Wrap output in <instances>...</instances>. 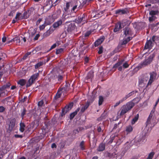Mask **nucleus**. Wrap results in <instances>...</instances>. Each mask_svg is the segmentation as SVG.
Masks as SVG:
<instances>
[{"mask_svg": "<svg viewBox=\"0 0 159 159\" xmlns=\"http://www.w3.org/2000/svg\"><path fill=\"white\" fill-rule=\"evenodd\" d=\"M29 11H25L24 12L23 14V15L24 16V18H25V19H27L29 17L30 15V14H29Z\"/></svg>", "mask_w": 159, "mask_h": 159, "instance_id": "c03bdc74", "label": "nucleus"}, {"mask_svg": "<svg viewBox=\"0 0 159 159\" xmlns=\"http://www.w3.org/2000/svg\"><path fill=\"white\" fill-rule=\"evenodd\" d=\"M80 108L78 107L75 111L72 113H71L70 116V119L72 120L75 116L77 114L78 112L80 111Z\"/></svg>", "mask_w": 159, "mask_h": 159, "instance_id": "393cba45", "label": "nucleus"}, {"mask_svg": "<svg viewBox=\"0 0 159 159\" xmlns=\"http://www.w3.org/2000/svg\"><path fill=\"white\" fill-rule=\"evenodd\" d=\"M104 101V98L102 96H100L99 97L98 105L101 106L103 102Z\"/></svg>", "mask_w": 159, "mask_h": 159, "instance_id": "4c0bfd02", "label": "nucleus"}, {"mask_svg": "<svg viewBox=\"0 0 159 159\" xmlns=\"http://www.w3.org/2000/svg\"><path fill=\"white\" fill-rule=\"evenodd\" d=\"M85 15L84 14H83L82 16L78 17L75 19L73 21L78 24H80L82 23L83 25L86 23V19L85 18Z\"/></svg>", "mask_w": 159, "mask_h": 159, "instance_id": "0eeeda50", "label": "nucleus"}, {"mask_svg": "<svg viewBox=\"0 0 159 159\" xmlns=\"http://www.w3.org/2000/svg\"><path fill=\"white\" fill-rule=\"evenodd\" d=\"M159 13V11L158 10L153 11L152 10L149 12V15L151 16H154L156 15Z\"/></svg>", "mask_w": 159, "mask_h": 159, "instance_id": "58836bf2", "label": "nucleus"}, {"mask_svg": "<svg viewBox=\"0 0 159 159\" xmlns=\"http://www.w3.org/2000/svg\"><path fill=\"white\" fill-rule=\"evenodd\" d=\"M11 84L10 83L8 82L7 83L4 84L2 86L0 87V90H5L6 92H7V91L6 90L10 88Z\"/></svg>", "mask_w": 159, "mask_h": 159, "instance_id": "6ab92c4d", "label": "nucleus"}, {"mask_svg": "<svg viewBox=\"0 0 159 159\" xmlns=\"http://www.w3.org/2000/svg\"><path fill=\"white\" fill-rule=\"evenodd\" d=\"M105 143H102L99 144L97 150L98 151H103L105 149Z\"/></svg>", "mask_w": 159, "mask_h": 159, "instance_id": "412c9836", "label": "nucleus"}, {"mask_svg": "<svg viewBox=\"0 0 159 159\" xmlns=\"http://www.w3.org/2000/svg\"><path fill=\"white\" fill-rule=\"evenodd\" d=\"M70 2H67L66 3V7H64V10L65 11H68L70 7Z\"/></svg>", "mask_w": 159, "mask_h": 159, "instance_id": "49530a36", "label": "nucleus"}, {"mask_svg": "<svg viewBox=\"0 0 159 159\" xmlns=\"http://www.w3.org/2000/svg\"><path fill=\"white\" fill-rule=\"evenodd\" d=\"M69 84L66 83L65 85V87H63L60 89L62 90V91L64 90V91H66L68 90V86L69 85Z\"/></svg>", "mask_w": 159, "mask_h": 159, "instance_id": "a19ab883", "label": "nucleus"}, {"mask_svg": "<svg viewBox=\"0 0 159 159\" xmlns=\"http://www.w3.org/2000/svg\"><path fill=\"white\" fill-rule=\"evenodd\" d=\"M104 155L105 157L109 158H114L116 157L117 156L115 153H111L107 152L104 153Z\"/></svg>", "mask_w": 159, "mask_h": 159, "instance_id": "2eb2a0df", "label": "nucleus"}, {"mask_svg": "<svg viewBox=\"0 0 159 159\" xmlns=\"http://www.w3.org/2000/svg\"><path fill=\"white\" fill-rule=\"evenodd\" d=\"M16 121V120L15 118L12 119L10 120L9 125V129L10 131H11L14 127L15 125Z\"/></svg>", "mask_w": 159, "mask_h": 159, "instance_id": "ddd939ff", "label": "nucleus"}, {"mask_svg": "<svg viewBox=\"0 0 159 159\" xmlns=\"http://www.w3.org/2000/svg\"><path fill=\"white\" fill-rule=\"evenodd\" d=\"M159 39V37L156 36H153L152 38L151 41L153 42H156V41Z\"/></svg>", "mask_w": 159, "mask_h": 159, "instance_id": "3c124183", "label": "nucleus"}, {"mask_svg": "<svg viewBox=\"0 0 159 159\" xmlns=\"http://www.w3.org/2000/svg\"><path fill=\"white\" fill-rule=\"evenodd\" d=\"M129 66V65L128 64V63L126 62L125 63H124L123 65V67L125 68H126L128 67Z\"/></svg>", "mask_w": 159, "mask_h": 159, "instance_id": "69168bd1", "label": "nucleus"}, {"mask_svg": "<svg viewBox=\"0 0 159 159\" xmlns=\"http://www.w3.org/2000/svg\"><path fill=\"white\" fill-rule=\"evenodd\" d=\"M103 48L102 46H100L99 48V50L98 53L99 54H101L103 52Z\"/></svg>", "mask_w": 159, "mask_h": 159, "instance_id": "bf43d9fd", "label": "nucleus"}, {"mask_svg": "<svg viewBox=\"0 0 159 159\" xmlns=\"http://www.w3.org/2000/svg\"><path fill=\"white\" fill-rule=\"evenodd\" d=\"M34 82L30 78L27 83L26 87L27 88L30 87Z\"/></svg>", "mask_w": 159, "mask_h": 159, "instance_id": "ea45409f", "label": "nucleus"}, {"mask_svg": "<svg viewBox=\"0 0 159 159\" xmlns=\"http://www.w3.org/2000/svg\"><path fill=\"white\" fill-rule=\"evenodd\" d=\"M125 136H121L120 137H117L116 139H117V140L116 143L118 145H120L125 139Z\"/></svg>", "mask_w": 159, "mask_h": 159, "instance_id": "a878e982", "label": "nucleus"}, {"mask_svg": "<svg viewBox=\"0 0 159 159\" xmlns=\"http://www.w3.org/2000/svg\"><path fill=\"white\" fill-rule=\"evenodd\" d=\"M105 39L104 36H102L100 38L98 39L94 43V45L95 47L98 46L104 41Z\"/></svg>", "mask_w": 159, "mask_h": 159, "instance_id": "f3484780", "label": "nucleus"}, {"mask_svg": "<svg viewBox=\"0 0 159 159\" xmlns=\"http://www.w3.org/2000/svg\"><path fill=\"white\" fill-rule=\"evenodd\" d=\"M50 128V123L49 122H44V125L42 129L43 134H42L39 136V140L42 139L44 138L46 134L49 132V129Z\"/></svg>", "mask_w": 159, "mask_h": 159, "instance_id": "7ed1b4c3", "label": "nucleus"}, {"mask_svg": "<svg viewBox=\"0 0 159 159\" xmlns=\"http://www.w3.org/2000/svg\"><path fill=\"white\" fill-rule=\"evenodd\" d=\"M68 23L67 22H66V25L67 27L65 28L68 32H71L75 30L76 26L74 23H70L69 25H67Z\"/></svg>", "mask_w": 159, "mask_h": 159, "instance_id": "9d476101", "label": "nucleus"}, {"mask_svg": "<svg viewBox=\"0 0 159 159\" xmlns=\"http://www.w3.org/2000/svg\"><path fill=\"white\" fill-rule=\"evenodd\" d=\"M141 23H137L135 22L134 23H132V24L133 25V26L134 28H136L138 29V26L139 25V24H141Z\"/></svg>", "mask_w": 159, "mask_h": 159, "instance_id": "864d4df0", "label": "nucleus"}, {"mask_svg": "<svg viewBox=\"0 0 159 159\" xmlns=\"http://www.w3.org/2000/svg\"><path fill=\"white\" fill-rule=\"evenodd\" d=\"M124 34L125 36L132 34V32L131 29L129 27H125L124 29Z\"/></svg>", "mask_w": 159, "mask_h": 159, "instance_id": "4468645a", "label": "nucleus"}, {"mask_svg": "<svg viewBox=\"0 0 159 159\" xmlns=\"http://www.w3.org/2000/svg\"><path fill=\"white\" fill-rule=\"evenodd\" d=\"M155 19L156 17L155 16H151V17H149V20L151 22L155 20Z\"/></svg>", "mask_w": 159, "mask_h": 159, "instance_id": "680f3d73", "label": "nucleus"}, {"mask_svg": "<svg viewBox=\"0 0 159 159\" xmlns=\"http://www.w3.org/2000/svg\"><path fill=\"white\" fill-rule=\"evenodd\" d=\"M85 142L82 141L80 143L79 146L81 150H84L85 149Z\"/></svg>", "mask_w": 159, "mask_h": 159, "instance_id": "f704fd0d", "label": "nucleus"}, {"mask_svg": "<svg viewBox=\"0 0 159 159\" xmlns=\"http://www.w3.org/2000/svg\"><path fill=\"white\" fill-rule=\"evenodd\" d=\"M149 75L147 74L144 75L143 78L139 79V84L141 87L144 86L149 80Z\"/></svg>", "mask_w": 159, "mask_h": 159, "instance_id": "423d86ee", "label": "nucleus"}, {"mask_svg": "<svg viewBox=\"0 0 159 159\" xmlns=\"http://www.w3.org/2000/svg\"><path fill=\"white\" fill-rule=\"evenodd\" d=\"M147 135V133L143 132L139 136H138L136 137L134 139V142L136 145H137L138 144L145 142L146 141Z\"/></svg>", "mask_w": 159, "mask_h": 159, "instance_id": "20e7f679", "label": "nucleus"}, {"mask_svg": "<svg viewBox=\"0 0 159 159\" xmlns=\"http://www.w3.org/2000/svg\"><path fill=\"white\" fill-rule=\"evenodd\" d=\"M127 10L126 9H118L116 11L115 13L120 15L123 14L127 13Z\"/></svg>", "mask_w": 159, "mask_h": 159, "instance_id": "4be33fe9", "label": "nucleus"}, {"mask_svg": "<svg viewBox=\"0 0 159 159\" xmlns=\"http://www.w3.org/2000/svg\"><path fill=\"white\" fill-rule=\"evenodd\" d=\"M132 39V37H128L127 38L125 39H123V40L121 41V45H124L127 43L129 42L131 39Z\"/></svg>", "mask_w": 159, "mask_h": 159, "instance_id": "b1692460", "label": "nucleus"}, {"mask_svg": "<svg viewBox=\"0 0 159 159\" xmlns=\"http://www.w3.org/2000/svg\"><path fill=\"white\" fill-rule=\"evenodd\" d=\"M135 92L134 91H133L129 93L128 94L126 95L125 97L122 98L124 101H125L127 99L129 98L131 96L133 95Z\"/></svg>", "mask_w": 159, "mask_h": 159, "instance_id": "c756f323", "label": "nucleus"}, {"mask_svg": "<svg viewBox=\"0 0 159 159\" xmlns=\"http://www.w3.org/2000/svg\"><path fill=\"white\" fill-rule=\"evenodd\" d=\"M63 51V49L61 48L60 49H57L56 51V53L57 54H60Z\"/></svg>", "mask_w": 159, "mask_h": 159, "instance_id": "6e6d98bb", "label": "nucleus"}, {"mask_svg": "<svg viewBox=\"0 0 159 159\" xmlns=\"http://www.w3.org/2000/svg\"><path fill=\"white\" fill-rule=\"evenodd\" d=\"M123 61L124 60H121L118 61L114 65L113 67V68H116L118 67L122 64Z\"/></svg>", "mask_w": 159, "mask_h": 159, "instance_id": "473e14b6", "label": "nucleus"}, {"mask_svg": "<svg viewBox=\"0 0 159 159\" xmlns=\"http://www.w3.org/2000/svg\"><path fill=\"white\" fill-rule=\"evenodd\" d=\"M58 81H61L63 80V77L62 76L59 75L57 76Z\"/></svg>", "mask_w": 159, "mask_h": 159, "instance_id": "0e129e2a", "label": "nucleus"}, {"mask_svg": "<svg viewBox=\"0 0 159 159\" xmlns=\"http://www.w3.org/2000/svg\"><path fill=\"white\" fill-rule=\"evenodd\" d=\"M122 27L121 26V25L119 22L116 24L115 25V28L114 29L113 31L115 32H117L119 31L120 30L122 29Z\"/></svg>", "mask_w": 159, "mask_h": 159, "instance_id": "aec40b11", "label": "nucleus"}, {"mask_svg": "<svg viewBox=\"0 0 159 159\" xmlns=\"http://www.w3.org/2000/svg\"><path fill=\"white\" fill-rule=\"evenodd\" d=\"M20 131L22 133L25 130V125L24 123L21 122L20 124Z\"/></svg>", "mask_w": 159, "mask_h": 159, "instance_id": "c85d7f7f", "label": "nucleus"}, {"mask_svg": "<svg viewBox=\"0 0 159 159\" xmlns=\"http://www.w3.org/2000/svg\"><path fill=\"white\" fill-rule=\"evenodd\" d=\"M43 104V100H41L38 103V106L39 107H41Z\"/></svg>", "mask_w": 159, "mask_h": 159, "instance_id": "774afa93", "label": "nucleus"}, {"mask_svg": "<svg viewBox=\"0 0 159 159\" xmlns=\"http://www.w3.org/2000/svg\"><path fill=\"white\" fill-rule=\"evenodd\" d=\"M39 76V73H36L32 75L30 78L34 82L35 80H36L37 78Z\"/></svg>", "mask_w": 159, "mask_h": 159, "instance_id": "c9c22d12", "label": "nucleus"}, {"mask_svg": "<svg viewBox=\"0 0 159 159\" xmlns=\"http://www.w3.org/2000/svg\"><path fill=\"white\" fill-rule=\"evenodd\" d=\"M93 77V71H90L88 73L87 76L85 78V80H87V82L88 81H91Z\"/></svg>", "mask_w": 159, "mask_h": 159, "instance_id": "f8f14e48", "label": "nucleus"}, {"mask_svg": "<svg viewBox=\"0 0 159 159\" xmlns=\"http://www.w3.org/2000/svg\"><path fill=\"white\" fill-rule=\"evenodd\" d=\"M152 116V113H150L148 117V118L146 123L147 124H149L150 123V120Z\"/></svg>", "mask_w": 159, "mask_h": 159, "instance_id": "8fccbe9b", "label": "nucleus"}, {"mask_svg": "<svg viewBox=\"0 0 159 159\" xmlns=\"http://www.w3.org/2000/svg\"><path fill=\"white\" fill-rule=\"evenodd\" d=\"M29 31L30 32V33L31 34L32 36H33L35 34L36 30L34 29H33V28H30Z\"/></svg>", "mask_w": 159, "mask_h": 159, "instance_id": "37998d69", "label": "nucleus"}, {"mask_svg": "<svg viewBox=\"0 0 159 159\" xmlns=\"http://www.w3.org/2000/svg\"><path fill=\"white\" fill-rule=\"evenodd\" d=\"M96 93L93 91L91 95L88 97V99L86 102L85 105L84 106L86 108H87L93 102L95 98L96 97Z\"/></svg>", "mask_w": 159, "mask_h": 159, "instance_id": "39448f33", "label": "nucleus"}, {"mask_svg": "<svg viewBox=\"0 0 159 159\" xmlns=\"http://www.w3.org/2000/svg\"><path fill=\"white\" fill-rule=\"evenodd\" d=\"M62 24V21L60 19L57 22H55L53 24L52 26L55 29L59 28Z\"/></svg>", "mask_w": 159, "mask_h": 159, "instance_id": "a211bd4d", "label": "nucleus"}, {"mask_svg": "<svg viewBox=\"0 0 159 159\" xmlns=\"http://www.w3.org/2000/svg\"><path fill=\"white\" fill-rule=\"evenodd\" d=\"M107 115V113L105 112V111H104L103 113L101 115V116L98 118V120L100 121L103 119L106 118V117Z\"/></svg>", "mask_w": 159, "mask_h": 159, "instance_id": "72a5a7b5", "label": "nucleus"}, {"mask_svg": "<svg viewBox=\"0 0 159 159\" xmlns=\"http://www.w3.org/2000/svg\"><path fill=\"white\" fill-rule=\"evenodd\" d=\"M21 15V13L20 12H17L15 16V19L17 20H20V15Z\"/></svg>", "mask_w": 159, "mask_h": 159, "instance_id": "5fc2aeb1", "label": "nucleus"}, {"mask_svg": "<svg viewBox=\"0 0 159 159\" xmlns=\"http://www.w3.org/2000/svg\"><path fill=\"white\" fill-rule=\"evenodd\" d=\"M4 66V65L0 66V76H2L4 73L5 72Z\"/></svg>", "mask_w": 159, "mask_h": 159, "instance_id": "2f4dec72", "label": "nucleus"}, {"mask_svg": "<svg viewBox=\"0 0 159 159\" xmlns=\"http://www.w3.org/2000/svg\"><path fill=\"white\" fill-rule=\"evenodd\" d=\"M26 112V110L25 108L23 109V110L21 114V116L22 119H23L25 115V114Z\"/></svg>", "mask_w": 159, "mask_h": 159, "instance_id": "603ef678", "label": "nucleus"}, {"mask_svg": "<svg viewBox=\"0 0 159 159\" xmlns=\"http://www.w3.org/2000/svg\"><path fill=\"white\" fill-rule=\"evenodd\" d=\"M62 90L59 89L55 96L54 97V100H56L61 97L62 93Z\"/></svg>", "mask_w": 159, "mask_h": 159, "instance_id": "bb28decb", "label": "nucleus"}, {"mask_svg": "<svg viewBox=\"0 0 159 159\" xmlns=\"http://www.w3.org/2000/svg\"><path fill=\"white\" fill-rule=\"evenodd\" d=\"M118 22L121 25V26H122V28L127 25H129L130 23L129 21L127 20H123L121 22Z\"/></svg>", "mask_w": 159, "mask_h": 159, "instance_id": "cd10ccee", "label": "nucleus"}, {"mask_svg": "<svg viewBox=\"0 0 159 159\" xmlns=\"http://www.w3.org/2000/svg\"><path fill=\"white\" fill-rule=\"evenodd\" d=\"M104 155L105 157L109 158H114L116 157L117 156L115 153H111L107 152L104 153Z\"/></svg>", "mask_w": 159, "mask_h": 159, "instance_id": "dca6fc26", "label": "nucleus"}, {"mask_svg": "<svg viewBox=\"0 0 159 159\" xmlns=\"http://www.w3.org/2000/svg\"><path fill=\"white\" fill-rule=\"evenodd\" d=\"M150 79L147 84L146 87H148L149 85L151 84L154 80L156 79L157 74L156 72H152L150 73Z\"/></svg>", "mask_w": 159, "mask_h": 159, "instance_id": "1a4fd4ad", "label": "nucleus"}, {"mask_svg": "<svg viewBox=\"0 0 159 159\" xmlns=\"http://www.w3.org/2000/svg\"><path fill=\"white\" fill-rule=\"evenodd\" d=\"M133 130V128L131 125H129L127 127L126 131L128 132H131Z\"/></svg>", "mask_w": 159, "mask_h": 159, "instance_id": "09e8293b", "label": "nucleus"}, {"mask_svg": "<svg viewBox=\"0 0 159 159\" xmlns=\"http://www.w3.org/2000/svg\"><path fill=\"white\" fill-rule=\"evenodd\" d=\"M26 83V81L24 79L20 80L18 82V84L20 85L21 86H23L25 85Z\"/></svg>", "mask_w": 159, "mask_h": 159, "instance_id": "e433bc0d", "label": "nucleus"}, {"mask_svg": "<svg viewBox=\"0 0 159 159\" xmlns=\"http://www.w3.org/2000/svg\"><path fill=\"white\" fill-rule=\"evenodd\" d=\"M153 43L152 41L150 40L146 42L144 46V49H147L151 48L152 46Z\"/></svg>", "mask_w": 159, "mask_h": 159, "instance_id": "5701e85b", "label": "nucleus"}, {"mask_svg": "<svg viewBox=\"0 0 159 159\" xmlns=\"http://www.w3.org/2000/svg\"><path fill=\"white\" fill-rule=\"evenodd\" d=\"M73 106V103H70L68 105L66 106L62 110L61 116H62L65 115L68 111L71 110Z\"/></svg>", "mask_w": 159, "mask_h": 159, "instance_id": "9b49d317", "label": "nucleus"}, {"mask_svg": "<svg viewBox=\"0 0 159 159\" xmlns=\"http://www.w3.org/2000/svg\"><path fill=\"white\" fill-rule=\"evenodd\" d=\"M155 56V54L154 52L152 53L149 56L148 58L144 61L142 62L138 66L139 69H140L143 67H144L147 65H148L152 62L153 60V58Z\"/></svg>", "mask_w": 159, "mask_h": 159, "instance_id": "f03ea898", "label": "nucleus"}, {"mask_svg": "<svg viewBox=\"0 0 159 159\" xmlns=\"http://www.w3.org/2000/svg\"><path fill=\"white\" fill-rule=\"evenodd\" d=\"M14 39H16L15 41H16V44H19L20 43V40L18 37H15Z\"/></svg>", "mask_w": 159, "mask_h": 159, "instance_id": "052dcab7", "label": "nucleus"}, {"mask_svg": "<svg viewBox=\"0 0 159 159\" xmlns=\"http://www.w3.org/2000/svg\"><path fill=\"white\" fill-rule=\"evenodd\" d=\"M47 25V24L45 23H44L43 25H40L39 26V29L40 30H43L46 26Z\"/></svg>", "mask_w": 159, "mask_h": 159, "instance_id": "13d9d810", "label": "nucleus"}, {"mask_svg": "<svg viewBox=\"0 0 159 159\" xmlns=\"http://www.w3.org/2000/svg\"><path fill=\"white\" fill-rule=\"evenodd\" d=\"M154 154L155 152H154L152 151V152L149 154L147 159H152L153 158Z\"/></svg>", "mask_w": 159, "mask_h": 159, "instance_id": "a18cd8bd", "label": "nucleus"}, {"mask_svg": "<svg viewBox=\"0 0 159 159\" xmlns=\"http://www.w3.org/2000/svg\"><path fill=\"white\" fill-rule=\"evenodd\" d=\"M91 32L90 31H88L87 32L84 34V37H88L91 34Z\"/></svg>", "mask_w": 159, "mask_h": 159, "instance_id": "338daca9", "label": "nucleus"}, {"mask_svg": "<svg viewBox=\"0 0 159 159\" xmlns=\"http://www.w3.org/2000/svg\"><path fill=\"white\" fill-rule=\"evenodd\" d=\"M134 102L132 101L128 102L125 105H123L121 107V111L120 114V116L123 115L129 111L134 106Z\"/></svg>", "mask_w": 159, "mask_h": 159, "instance_id": "f257e3e1", "label": "nucleus"}, {"mask_svg": "<svg viewBox=\"0 0 159 159\" xmlns=\"http://www.w3.org/2000/svg\"><path fill=\"white\" fill-rule=\"evenodd\" d=\"M123 101H124L122 99H121L119 102H118L116 103L115 105H114V107H116L118 105H119V104L120 103H122Z\"/></svg>", "mask_w": 159, "mask_h": 159, "instance_id": "4d7b16f0", "label": "nucleus"}, {"mask_svg": "<svg viewBox=\"0 0 159 159\" xmlns=\"http://www.w3.org/2000/svg\"><path fill=\"white\" fill-rule=\"evenodd\" d=\"M6 91L4 90H0V96L1 95H5Z\"/></svg>", "mask_w": 159, "mask_h": 159, "instance_id": "e2e57ef3", "label": "nucleus"}, {"mask_svg": "<svg viewBox=\"0 0 159 159\" xmlns=\"http://www.w3.org/2000/svg\"><path fill=\"white\" fill-rule=\"evenodd\" d=\"M44 64L43 62L41 61L38 62L35 65V68L36 69L38 68L39 67L42 66Z\"/></svg>", "mask_w": 159, "mask_h": 159, "instance_id": "79ce46f5", "label": "nucleus"}, {"mask_svg": "<svg viewBox=\"0 0 159 159\" xmlns=\"http://www.w3.org/2000/svg\"><path fill=\"white\" fill-rule=\"evenodd\" d=\"M139 117V115L137 114L136 116H135L132 119V124H134L135 122H136L138 120Z\"/></svg>", "mask_w": 159, "mask_h": 159, "instance_id": "de8ad7c7", "label": "nucleus"}, {"mask_svg": "<svg viewBox=\"0 0 159 159\" xmlns=\"http://www.w3.org/2000/svg\"><path fill=\"white\" fill-rule=\"evenodd\" d=\"M54 0H47L43 6L44 9H46L47 11L50 10L53 6H54V3L52 4Z\"/></svg>", "mask_w": 159, "mask_h": 159, "instance_id": "6e6552de", "label": "nucleus"}, {"mask_svg": "<svg viewBox=\"0 0 159 159\" xmlns=\"http://www.w3.org/2000/svg\"><path fill=\"white\" fill-rule=\"evenodd\" d=\"M54 31V30H53L52 29H49L45 33L43 34V36L44 37H47L49 36L51 34L52 32Z\"/></svg>", "mask_w": 159, "mask_h": 159, "instance_id": "7c9ffc66", "label": "nucleus"}]
</instances>
